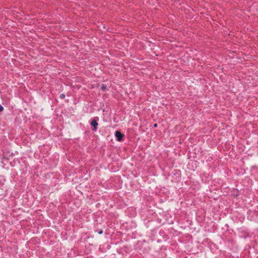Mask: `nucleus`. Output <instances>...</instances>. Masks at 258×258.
<instances>
[{
    "mask_svg": "<svg viewBox=\"0 0 258 258\" xmlns=\"http://www.w3.org/2000/svg\"><path fill=\"white\" fill-rule=\"evenodd\" d=\"M98 120V117H96L95 118L93 119L90 122L91 125L92 126V127H93L92 130L93 131H96L98 128V123L97 122Z\"/></svg>",
    "mask_w": 258,
    "mask_h": 258,
    "instance_id": "obj_1",
    "label": "nucleus"
},
{
    "mask_svg": "<svg viewBox=\"0 0 258 258\" xmlns=\"http://www.w3.org/2000/svg\"><path fill=\"white\" fill-rule=\"evenodd\" d=\"M115 136L116 138V140L118 142H121L123 140V138L124 135L119 131H116L115 132Z\"/></svg>",
    "mask_w": 258,
    "mask_h": 258,
    "instance_id": "obj_2",
    "label": "nucleus"
},
{
    "mask_svg": "<svg viewBox=\"0 0 258 258\" xmlns=\"http://www.w3.org/2000/svg\"><path fill=\"white\" fill-rule=\"evenodd\" d=\"M101 90L104 92L107 91L108 89L107 88L106 85L104 84H102L101 85Z\"/></svg>",
    "mask_w": 258,
    "mask_h": 258,
    "instance_id": "obj_3",
    "label": "nucleus"
},
{
    "mask_svg": "<svg viewBox=\"0 0 258 258\" xmlns=\"http://www.w3.org/2000/svg\"><path fill=\"white\" fill-rule=\"evenodd\" d=\"M65 94H61L59 96V98L61 99H63L65 98Z\"/></svg>",
    "mask_w": 258,
    "mask_h": 258,
    "instance_id": "obj_4",
    "label": "nucleus"
},
{
    "mask_svg": "<svg viewBox=\"0 0 258 258\" xmlns=\"http://www.w3.org/2000/svg\"><path fill=\"white\" fill-rule=\"evenodd\" d=\"M4 109V108L3 106L0 104V112L3 111Z\"/></svg>",
    "mask_w": 258,
    "mask_h": 258,
    "instance_id": "obj_5",
    "label": "nucleus"
},
{
    "mask_svg": "<svg viewBox=\"0 0 258 258\" xmlns=\"http://www.w3.org/2000/svg\"><path fill=\"white\" fill-rule=\"evenodd\" d=\"M103 230L101 229L99 231H98V234H102L103 233Z\"/></svg>",
    "mask_w": 258,
    "mask_h": 258,
    "instance_id": "obj_6",
    "label": "nucleus"
},
{
    "mask_svg": "<svg viewBox=\"0 0 258 258\" xmlns=\"http://www.w3.org/2000/svg\"><path fill=\"white\" fill-rule=\"evenodd\" d=\"M157 126H158L157 123H155V124H153V128H156V127H157Z\"/></svg>",
    "mask_w": 258,
    "mask_h": 258,
    "instance_id": "obj_7",
    "label": "nucleus"
}]
</instances>
